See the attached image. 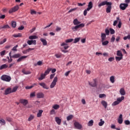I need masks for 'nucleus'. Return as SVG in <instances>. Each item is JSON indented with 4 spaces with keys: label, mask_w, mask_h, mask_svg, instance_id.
Returning <instances> with one entry per match:
<instances>
[{
    "label": "nucleus",
    "mask_w": 130,
    "mask_h": 130,
    "mask_svg": "<svg viewBox=\"0 0 130 130\" xmlns=\"http://www.w3.org/2000/svg\"><path fill=\"white\" fill-rule=\"evenodd\" d=\"M74 25H76L75 26L72 28V29L73 31H77L79 28H83L85 27V24L81 23V22L79 21L78 19H75L73 20Z\"/></svg>",
    "instance_id": "obj_1"
},
{
    "label": "nucleus",
    "mask_w": 130,
    "mask_h": 130,
    "mask_svg": "<svg viewBox=\"0 0 130 130\" xmlns=\"http://www.w3.org/2000/svg\"><path fill=\"white\" fill-rule=\"evenodd\" d=\"M122 100H124V96H122L121 98H118L117 99V101L113 102L112 104V106H116V105H118Z\"/></svg>",
    "instance_id": "obj_2"
},
{
    "label": "nucleus",
    "mask_w": 130,
    "mask_h": 130,
    "mask_svg": "<svg viewBox=\"0 0 130 130\" xmlns=\"http://www.w3.org/2000/svg\"><path fill=\"white\" fill-rule=\"evenodd\" d=\"M1 80H2V81H5V82H10V81H11V77L4 75L1 77Z\"/></svg>",
    "instance_id": "obj_3"
},
{
    "label": "nucleus",
    "mask_w": 130,
    "mask_h": 130,
    "mask_svg": "<svg viewBox=\"0 0 130 130\" xmlns=\"http://www.w3.org/2000/svg\"><path fill=\"white\" fill-rule=\"evenodd\" d=\"M57 80H58L57 77H55L53 81L51 83V85H50L51 89L54 88V87L56 86V83H57Z\"/></svg>",
    "instance_id": "obj_4"
},
{
    "label": "nucleus",
    "mask_w": 130,
    "mask_h": 130,
    "mask_svg": "<svg viewBox=\"0 0 130 130\" xmlns=\"http://www.w3.org/2000/svg\"><path fill=\"white\" fill-rule=\"evenodd\" d=\"M19 10V6L16 5L14 6L13 8L10 9L9 13V14H12V13H15V12H17Z\"/></svg>",
    "instance_id": "obj_5"
},
{
    "label": "nucleus",
    "mask_w": 130,
    "mask_h": 130,
    "mask_svg": "<svg viewBox=\"0 0 130 130\" xmlns=\"http://www.w3.org/2000/svg\"><path fill=\"white\" fill-rule=\"evenodd\" d=\"M128 7V4L125 3H121L120 4L119 8L122 11H124Z\"/></svg>",
    "instance_id": "obj_6"
},
{
    "label": "nucleus",
    "mask_w": 130,
    "mask_h": 130,
    "mask_svg": "<svg viewBox=\"0 0 130 130\" xmlns=\"http://www.w3.org/2000/svg\"><path fill=\"white\" fill-rule=\"evenodd\" d=\"M74 126L77 128V129H82V127H83V126H82V124H80V123H79V122H74Z\"/></svg>",
    "instance_id": "obj_7"
},
{
    "label": "nucleus",
    "mask_w": 130,
    "mask_h": 130,
    "mask_svg": "<svg viewBox=\"0 0 130 130\" xmlns=\"http://www.w3.org/2000/svg\"><path fill=\"white\" fill-rule=\"evenodd\" d=\"M111 2H108L107 1H104L102 3H101L99 5L98 7L99 8H101V7H102V6H105V5H106L107 6H108V5H111Z\"/></svg>",
    "instance_id": "obj_8"
},
{
    "label": "nucleus",
    "mask_w": 130,
    "mask_h": 130,
    "mask_svg": "<svg viewBox=\"0 0 130 130\" xmlns=\"http://www.w3.org/2000/svg\"><path fill=\"white\" fill-rule=\"evenodd\" d=\"M19 102L20 103H21V104H23L24 106H26V105L28 104V100L25 99H20Z\"/></svg>",
    "instance_id": "obj_9"
},
{
    "label": "nucleus",
    "mask_w": 130,
    "mask_h": 130,
    "mask_svg": "<svg viewBox=\"0 0 130 130\" xmlns=\"http://www.w3.org/2000/svg\"><path fill=\"white\" fill-rule=\"evenodd\" d=\"M89 86L91 87H96L97 86V80L96 79H93V82H89Z\"/></svg>",
    "instance_id": "obj_10"
},
{
    "label": "nucleus",
    "mask_w": 130,
    "mask_h": 130,
    "mask_svg": "<svg viewBox=\"0 0 130 130\" xmlns=\"http://www.w3.org/2000/svg\"><path fill=\"white\" fill-rule=\"evenodd\" d=\"M111 5H108V7L106 8V13H107V14H109V13H110L111 12V9H112V7L111 6L112 5V3L111 2H110Z\"/></svg>",
    "instance_id": "obj_11"
},
{
    "label": "nucleus",
    "mask_w": 130,
    "mask_h": 130,
    "mask_svg": "<svg viewBox=\"0 0 130 130\" xmlns=\"http://www.w3.org/2000/svg\"><path fill=\"white\" fill-rule=\"evenodd\" d=\"M39 85L44 89H46V90H48V89H49V87H48V86L44 82L40 83Z\"/></svg>",
    "instance_id": "obj_12"
},
{
    "label": "nucleus",
    "mask_w": 130,
    "mask_h": 130,
    "mask_svg": "<svg viewBox=\"0 0 130 130\" xmlns=\"http://www.w3.org/2000/svg\"><path fill=\"white\" fill-rule=\"evenodd\" d=\"M12 93V88L9 87L7 88L5 91V95H9Z\"/></svg>",
    "instance_id": "obj_13"
},
{
    "label": "nucleus",
    "mask_w": 130,
    "mask_h": 130,
    "mask_svg": "<svg viewBox=\"0 0 130 130\" xmlns=\"http://www.w3.org/2000/svg\"><path fill=\"white\" fill-rule=\"evenodd\" d=\"M27 44L28 45H32V44H34V45H36V40H28L27 41Z\"/></svg>",
    "instance_id": "obj_14"
},
{
    "label": "nucleus",
    "mask_w": 130,
    "mask_h": 130,
    "mask_svg": "<svg viewBox=\"0 0 130 130\" xmlns=\"http://www.w3.org/2000/svg\"><path fill=\"white\" fill-rule=\"evenodd\" d=\"M123 121V119H122V114H120L119 118H118V122L120 124H121Z\"/></svg>",
    "instance_id": "obj_15"
},
{
    "label": "nucleus",
    "mask_w": 130,
    "mask_h": 130,
    "mask_svg": "<svg viewBox=\"0 0 130 130\" xmlns=\"http://www.w3.org/2000/svg\"><path fill=\"white\" fill-rule=\"evenodd\" d=\"M88 8H87V11H90L93 8V3L92 2H90L88 3L87 6Z\"/></svg>",
    "instance_id": "obj_16"
},
{
    "label": "nucleus",
    "mask_w": 130,
    "mask_h": 130,
    "mask_svg": "<svg viewBox=\"0 0 130 130\" xmlns=\"http://www.w3.org/2000/svg\"><path fill=\"white\" fill-rule=\"evenodd\" d=\"M28 57V56H22L21 57H19V58L17 60V62H20V61H22L23 59L25 58H27Z\"/></svg>",
    "instance_id": "obj_17"
},
{
    "label": "nucleus",
    "mask_w": 130,
    "mask_h": 130,
    "mask_svg": "<svg viewBox=\"0 0 130 130\" xmlns=\"http://www.w3.org/2000/svg\"><path fill=\"white\" fill-rule=\"evenodd\" d=\"M37 98L40 99V98H44V94L42 92H39L37 94Z\"/></svg>",
    "instance_id": "obj_18"
},
{
    "label": "nucleus",
    "mask_w": 130,
    "mask_h": 130,
    "mask_svg": "<svg viewBox=\"0 0 130 130\" xmlns=\"http://www.w3.org/2000/svg\"><path fill=\"white\" fill-rule=\"evenodd\" d=\"M119 92L120 93V95H121V96H124V95H125V90H124V88H120L119 90Z\"/></svg>",
    "instance_id": "obj_19"
},
{
    "label": "nucleus",
    "mask_w": 130,
    "mask_h": 130,
    "mask_svg": "<svg viewBox=\"0 0 130 130\" xmlns=\"http://www.w3.org/2000/svg\"><path fill=\"white\" fill-rule=\"evenodd\" d=\"M101 37V41H105L106 40V34L102 33Z\"/></svg>",
    "instance_id": "obj_20"
},
{
    "label": "nucleus",
    "mask_w": 130,
    "mask_h": 130,
    "mask_svg": "<svg viewBox=\"0 0 130 130\" xmlns=\"http://www.w3.org/2000/svg\"><path fill=\"white\" fill-rule=\"evenodd\" d=\"M40 41H41V42L43 43V45H44L45 46L47 45V41H46V40L43 38H41Z\"/></svg>",
    "instance_id": "obj_21"
},
{
    "label": "nucleus",
    "mask_w": 130,
    "mask_h": 130,
    "mask_svg": "<svg viewBox=\"0 0 130 130\" xmlns=\"http://www.w3.org/2000/svg\"><path fill=\"white\" fill-rule=\"evenodd\" d=\"M55 121L56 122H57L58 125H59L60 123H61V120L58 117H55Z\"/></svg>",
    "instance_id": "obj_22"
},
{
    "label": "nucleus",
    "mask_w": 130,
    "mask_h": 130,
    "mask_svg": "<svg viewBox=\"0 0 130 130\" xmlns=\"http://www.w3.org/2000/svg\"><path fill=\"white\" fill-rule=\"evenodd\" d=\"M101 104L105 107V108H107V102L105 101H102Z\"/></svg>",
    "instance_id": "obj_23"
},
{
    "label": "nucleus",
    "mask_w": 130,
    "mask_h": 130,
    "mask_svg": "<svg viewBox=\"0 0 130 130\" xmlns=\"http://www.w3.org/2000/svg\"><path fill=\"white\" fill-rule=\"evenodd\" d=\"M9 56H10V58L8 59V61L9 63H10V62H12L13 61V59H12V58H13V57L12 56V52H10L9 53Z\"/></svg>",
    "instance_id": "obj_24"
},
{
    "label": "nucleus",
    "mask_w": 130,
    "mask_h": 130,
    "mask_svg": "<svg viewBox=\"0 0 130 130\" xmlns=\"http://www.w3.org/2000/svg\"><path fill=\"white\" fill-rule=\"evenodd\" d=\"M22 72L24 75H30L31 74V72L28 71H26V70L25 69H23L22 71Z\"/></svg>",
    "instance_id": "obj_25"
},
{
    "label": "nucleus",
    "mask_w": 130,
    "mask_h": 130,
    "mask_svg": "<svg viewBox=\"0 0 130 130\" xmlns=\"http://www.w3.org/2000/svg\"><path fill=\"white\" fill-rule=\"evenodd\" d=\"M43 113V110H39V112L37 114V117H41L42 116V113Z\"/></svg>",
    "instance_id": "obj_26"
},
{
    "label": "nucleus",
    "mask_w": 130,
    "mask_h": 130,
    "mask_svg": "<svg viewBox=\"0 0 130 130\" xmlns=\"http://www.w3.org/2000/svg\"><path fill=\"white\" fill-rule=\"evenodd\" d=\"M0 123L1 125H6V120L3 118L0 119Z\"/></svg>",
    "instance_id": "obj_27"
},
{
    "label": "nucleus",
    "mask_w": 130,
    "mask_h": 130,
    "mask_svg": "<svg viewBox=\"0 0 130 130\" xmlns=\"http://www.w3.org/2000/svg\"><path fill=\"white\" fill-rule=\"evenodd\" d=\"M12 56V58H19L21 56L20 54L17 53L13 55Z\"/></svg>",
    "instance_id": "obj_28"
},
{
    "label": "nucleus",
    "mask_w": 130,
    "mask_h": 130,
    "mask_svg": "<svg viewBox=\"0 0 130 130\" xmlns=\"http://www.w3.org/2000/svg\"><path fill=\"white\" fill-rule=\"evenodd\" d=\"M8 66L7 64H4L2 65L0 67V70H4L5 69H7L8 68Z\"/></svg>",
    "instance_id": "obj_29"
},
{
    "label": "nucleus",
    "mask_w": 130,
    "mask_h": 130,
    "mask_svg": "<svg viewBox=\"0 0 130 130\" xmlns=\"http://www.w3.org/2000/svg\"><path fill=\"white\" fill-rule=\"evenodd\" d=\"M45 77H46V75H45V74H42L41 75V77L40 78H39V81H42V80H43V79L45 78Z\"/></svg>",
    "instance_id": "obj_30"
},
{
    "label": "nucleus",
    "mask_w": 130,
    "mask_h": 130,
    "mask_svg": "<svg viewBox=\"0 0 130 130\" xmlns=\"http://www.w3.org/2000/svg\"><path fill=\"white\" fill-rule=\"evenodd\" d=\"M51 71V68H48L47 70L45 72L44 74L46 76H47L50 73V71Z\"/></svg>",
    "instance_id": "obj_31"
},
{
    "label": "nucleus",
    "mask_w": 130,
    "mask_h": 130,
    "mask_svg": "<svg viewBox=\"0 0 130 130\" xmlns=\"http://www.w3.org/2000/svg\"><path fill=\"white\" fill-rule=\"evenodd\" d=\"M13 37H15V38H17L18 37H22V34L18 33V34L13 35Z\"/></svg>",
    "instance_id": "obj_32"
},
{
    "label": "nucleus",
    "mask_w": 130,
    "mask_h": 130,
    "mask_svg": "<svg viewBox=\"0 0 130 130\" xmlns=\"http://www.w3.org/2000/svg\"><path fill=\"white\" fill-rule=\"evenodd\" d=\"M93 123H94V121H93V120H90L88 122L87 125L88 126H92L93 125Z\"/></svg>",
    "instance_id": "obj_33"
},
{
    "label": "nucleus",
    "mask_w": 130,
    "mask_h": 130,
    "mask_svg": "<svg viewBox=\"0 0 130 130\" xmlns=\"http://www.w3.org/2000/svg\"><path fill=\"white\" fill-rule=\"evenodd\" d=\"M11 25L13 28H16V27L17 26V23L16 21H12Z\"/></svg>",
    "instance_id": "obj_34"
},
{
    "label": "nucleus",
    "mask_w": 130,
    "mask_h": 130,
    "mask_svg": "<svg viewBox=\"0 0 130 130\" xmlns=\"http://www.w3.org/2000/svg\"><path fill=\"white\" fill-rule=\"evenodd\" d=\"M73 117H74V115H70L67 117V119L68 121H70L71 119H73Z\"/></svg>",
    "instance_id": "obj_35"
},
{
    "label": "nucleus",
    "mask_w": 130,
    "mask_h": 130,
    "mask_svg": "<svg viewBox=\"0 0 130 130\" xmlns=\"http://www.w3.org/2000/svg\"><path fill=\"white\" fill-rule=\"evenodd\" d=\"M102 43V45L105 46V45H107L108 43H109V42L108 41H101Z\"/></svg>",
    "instance_id": "obj_36"
},
{
    "label": "nucleus",
    "mask_w": 130,
    "mask_h": 130,
    "mask_svg": "<svg viewBox=\"0 0 130 130\" xmlns=\"http://www.w3.org/2000/svg\"><path fill=\"white\" fill-rule=\"evenodd\" d=\"M38 38V37L36 36H30L29 37V39H30L31 40H32V39H37Z\"/></svg>",
    "instance_id": "obj_37"
},
{
    "label": "nucleus",
    "mask_w": 130,
    "mask_h": 130,
    "mask_svg": "<svg viewBox=\"0 0 130 130\" xmlns=\"http://www.w3.org/2000/svg\"><path fill=\"white\" fill-rule=\"evenodd\" d=\"M17 90H18V86H15L14 87H13L12 89L11 88V93H14L15 92H16V91H17Z\"/></svg>",
    "instance_id": "obj_38"
},
{
    "label": "nucleus",
    "mask_w": 130,
    "mask_h": 130,
    "mask_svg": "<svg viewBox=\"0 0 130 130\" xmlns=\"http://www.w3.org/2000/svg\"><path fill=\"white\" fill-rule=\"evenodd\" d=\"M74 41V39H67L65 41L66 43H71V42H73Z\"/></svg>",
    "instance_id": "obj_39"
},
{
    "label": "nucleus",
    "mask_w": 130,
    "mask_h": 130,
    "mask_svg": "<svg viewBox=\"0 0 130 130\" xmlns=\"http://www.w3.org/2000/svg\"><path fill=\"white\" fill-rule=\"evenodd\" d=\"M117 56H120V57L123 56L122 53L119 50H118L117 51Z\"/></svg>",
    "instance_id": "obj_40"
},
{
    "label": "nucleus",
    "mask_w": 130,
    "mask_h": 130,
    "mask_svg": "<svg viewBox=\"0 0 130 130\" xmlns=\"http://www.w3.org/2000/svg\"><path fill=\"white\" fill-rule=\"evenodd\" d=\"M123 57H120V56H116L115 57V59L116 60V61H120V60H121V59H122Z\"/></svg>",
    "instance_id": "obj_41"
},
{
    "label": "nucleus",
    "mask_w": 130,
    "mask_h": 130,
    "mask_svg": "<svg viewBox=\"0 0 130 130\" xmlns=\"http://www.w3.org/2000/svg\"><path fill=\"white\" fill-rule=\"evenodd\" d=\"M34 119V115H30L28 118V121H31V120H33Z\"/></svg>",
    "instance_id": "obj_42"
},
{
    "label": "nucleus",
    "mask_w": 130,
    "mask_h": 130,
    "mask_svg": "<svg viewBox=\"0 0 130 130\" xmlns=\"http://www.w3.org/2000/svg\"><path fill=\"white\" fill-rule=\"evenodd\" d=\"M100 122L99 123V125L100 126H102V125H103V124H104V123H105V122L103 120H102V119H101L100 120Z\"/></svg>",
    "instance_id": "obj_43"
},
{
    "label": "nucleus",
    "mask_w": 130,
    "mask_h": 130,
    "mask_svg": "<svg viewBox=\"0 0 130 130\" xmlns=\"http://www.w3.org/2000/svg\"><path fill=\"white\" fill-rule=\"evenodd\" d=\"M115 78H114V76H111L110 78V82H111L112 83H114L115 82Z\"/></svg>",
    "instance_id": "obj_44"
},
{
    "label": "nucleus",
    "mask_w": 130,
    "mask_h": 130,
    "mask_svg": "<svg viewBox=\"0 0 130 130\" xmlns=\"http://www.w3.org/2000/svg\"><path fill=\"white\" fill-rule=\"evenodd\" d=\"M52 108H53V109H55V110L58 109V108H59V105L56 104L54 105V106H53Z\"/></svg>",
    "instance_id": "obj_45"
},
{
    "label": "nucleus",
    "mask_w": 130,
    "mask_h": 130,
    "mask_svg": "<svg viewBox=\"0 0 130 130\" xmlns=\"http://www.w3.org/2000/svg\"><path fill=\"white\" fill-rule=\"evenodd\" d=\"M1 28H2V29H9L10 26H9V25H5L3 26H1Z\"/></svg>",
    "instance_id": "obj_46"
},
{
    "label": "nucleus",
    "mask_w": 130,
    "mask_h": 130,
    "mask_svg": "<svg viewBox=\"0 0 130 130\" xmlns=\"http://www.w3.org/2000/svg\"><path fill=\"white\" fill-rule=\"evenodd\" d=\"M18 45H16L15 46H14L12 49V51H17V48L18 47Z\"/></svg>",
    "instance_id": "obj_47"
},
{
    "label": "nucleus",
    "mask_w": 130,
    "mask_h": 130,
    "mask_svg": "<svg viewBox=\"0 0 130 130\" xmlns=\"http://www.w3.org/2000/svg\"><path fill=\"white\" fill-rule=\"evenodd\" d=\"M81 39L80 38H75L74 40V43H77V42H79L80 41V40Z\"/></svg>",
    "instance_id": "obj_48"
},
{
    "label": "nucleus",
    "mask_w": 130,
    "mask_h": 130,
    "mask_svg": "<svg viewBox=\"0 0 130 130\" xmlns=\"http://www.w3.org/2000/svg\"><path fill=\"white\" fill-rule=\"evenodd\" d=\"M55 56L56 58H60V57H61V54H55Z\"/></svg>",
    "instance_id": "obj_49"
},
{
    "label": "nucleus",
    "mask_w": 130,
    "mask_h": 130,
    "mask_svg": "<svg viewBox=\"0 0 130 130\" xmlns=\"http://www.w3.org/2000/svg\"><path fill=\"white\" fill-rule=\"evenodd\" d=\"M5 42H7V39H4L3 41H0V45L4 44Z\"/></svg>",
    "instance_id": "obj_50"
},
{
    "label": "nucleus",
    "mask_w": 130,
    "mask_h": 130,
    "mask_svg": "<svg viewBox=\"0 0 130 130\" xmlns=\"http://www.w3.org/2000/svg\"><path fill=\"white\" fill-rule=\"evenodd\" d=\"M110 32L111 34L113 35L115 33V30L112 28H110Z\"/></svg>",
    "instance_id": "obj_51"
},
{
    "label": "nucleus",
    "mask_w": 130,
    "mask_h": 130,
    "mask_svg": "<svg viewBox=\"0 0 130 130\" xmlns=\"http://www.w3.org/2000/svg\"><path fill=\"white\" fill-rule=\"evenodd\" d=\"M115 41V37L114 36V35H113L111 39V42H114Z\"/></svg>",
    "instance_id": "obj_52"
},
{
    "label": "nucleus",
    "mask_w": 130,
    "mask_h": 130,
    "mask_svg": "<svg viewBox=\"0 0 130 130\" xmlns=\"http://www.w3.org/2000/svg\"><path fill=\"white\" fill-rule=\"evenodd\" d=\"M124 123L126 124V125H128L130 124V122L129 120H126L124 121Z\"/></svg>",
    "instance_id": "obj_53"
},
{
    "label": "nucleus",
    "mask_w": 130,
    "mask_h": 130,
    "mask_svg": "<svg viewBox=\"0 0 130 130\" xmlns=\"http://www.w3.org/2000/svg\"><path fill=\"white\" fill-rule=\"evenodd\" d=\"M104 97H106V95L105 94H99L100 98H104Z\"/></svg>",
    "instance_id": "obj_54"
},
{
    "label": "nucleus",
    "mask_w": 130,
    "mask_h": 130,
    "mask_svg": "<svg viewBox=\"0 0 130 130\" xmlns=\"http://www.w3.org/2000/svg\"><path fill=\"white\" fill-rule=\"evenodd\" d=\"M50 114H55V110H54V109H52L50 112Z\"/></svg>",
    "instance_id": "obj_55"
},
{
    "label": "nucleus",
    "mask_w": 130,
    "mask_h": 130,
    "mask_svg": "<svg viewBox=\"0 0 130 130\" xmlns=\"http://www.w3.org/2000/svg\"><path fill=\"white\" fill-rule=\"evenodd\" d=\"M43 63H42V61H39L37 62V64H36L35 66H42Z\"/></svg>",
    "instance_id": "obj_56"
},
{
    "label": "nucleus",
    "mask_w": 130,
    "mask_h": 130,
    "mask_svg": "<svg viewBox=\"0 0 130 130\" xmlns=\"http://www.w3.org/2000/svg\"><path fill=\"white\" fill-rule=\"evenodd\" d=\"M70 73H71V71H68V72L65 73L64 76H66V77H68Z\"/></svg>",
    "instance_id": "obj_57"
},
{
    "label": "nucleus",
    "mask_w": 130,
    "mask_h": 130,
    "mask_svg": "<svg viewBox=\"0 0 130 130\" xmlns=\"http://www.w3.org/2000/svg\"><path fill=\"white\" fill-rule=\"evenodd\" d=\"M0 54L1 55V56H4V55H5V54H6V51H3L0 53Z\"/></svg>",
    "instance_id": "obj_58"
},
{
    "label": "nucleus",
    "mask_w": 130,
    "mask_h": 130,
    "mask_svg": "<svg viewBox=\"0 0 130 130\" xmlns=\"http://www.w3.org/2000/svg\"><path fill=\"white\" fill-rule=\"evenodd\" d=\"M33 87H34V85H31V86H27L25 87V89H32V88H33Z\"/></svg>",
    "instance_id": "obj_59"
},
{
    "label": "nucleus",
    "mask_w": 130,
    "mask_h": 130,
    "mask_svg": "<svg viewBox=\"0 0 130 130\" xmlns=\"http://www.w3.org/2000/svg\"><path fill=\"white\" fill-rule=\"evenodd\" d=\"M35 96H36L35 92H32L30 94V98H32V97H35Z\"/></svg>",
    "instance_id": "obj_60"
},
{
    "label": "nucleus",
    "mask_w": 130,
    "mask_h": 130,
    "mask_svg": "<svg viewBox=\"0 0 130 130\" xmlns=\"http://www.w3.org/2000/svg\"><path fill=\"white\" fill-rule=\"evenodd\" d=\"M105 33H106V35H109V33H110V31L109 29H106L105 30Z\"/></svg>",
    "instance_id": "obj_61"
},
{
    "label": "nucleus",
    "mask_w": 130,
    "mask_h": 130,
    "mask_svg": "<svg viewBox=\"0 0 130 130\" xmlns=\"http://www.w3.org/2000/svg\"><path fill=\"white\" fill-rule=\"evenodd\" d=\"M34 49H35L34 48H29L25 50L26 51V52L27 53V52H29V51H31L32 50H34Z\"/></svg>",
    "instance_id": "obj_62"
},
{
    "label": "nucleus",
    "mask_w": 130,
    "mask_h": 130,
    "mask_svg": "<svg viewBox=\"0 0 130 130\" xmlns=\"http://www.w3.org/2000/svg\"><path fill=\"white\" fill-rule=\"evenodd\" d=\"M6 120H7V121H9V122H11V121H12V119L10 118V117H7L6 118Z\"/></svg>",
    "instance_id": "obj_63"
},
{
    "label": "nucleus",
    "mask_w": 130,
    "mask_h": 130,
    "mask_svg": "<svg viewBox=\"0 0 130 130\" xmlns=\"http://www.w3.org/2000/svg\"><path fill=\"white\" fill-rule=\"evenodd\" d=\"M108 60L109 61H113V60H114V57H110Z\"/></svg>",
    "instance_id": "obj_64"
}]
</instances>
